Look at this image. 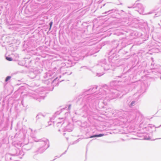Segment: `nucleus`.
Returning a JSON list of instances; mask_svg holds the SVG:
<instances>
[{"mask_svg": "<svg viewBox=\"0 0 161 161\" xmlns=\"http://www.w3.org/2000/svg\"><path fill=\"white\" fill-rule=\"evenodd\" d=\"M97 88L96 86H91L89 89L84 90L78 96L77 104H83V107L79 110L81 112L79 114L84 117H86L88 115L94 117L96 115L95 112L89 110V108L92 110V108H94L99 100L103 99L105 102L109 101L115 98L118 95V91L114 90L109 95L110 90L108 89V86L106 85L100 88L98 93H95Z\"/></svg>", "mask_w": 161, "mask_h": 161, "instance_id": "obj_1", "label": "nucleus"}, {"mask_svg": "<svg viewBox=\"0 0 161 161\" xmlns=\"http://www.w3.org/2000/svg\"><path fill=\"white\" fill-rule=\"evenodd\" d=\"M113 48L109 53L110 56L108 57V60L110 62H113L115 61L118 59V58L119 55H118L115 53L117 51V48L118 49V52L122 51L121 48L124 47L126 46V44L125 40H115L112 42Z\"/></svg>", "mask_w": 161, "mask_h": 161, "instance_id": "obj_2", "label": "nucleus"}, {"mask_svg": "<svg viewBox=\"0 0 161 161\" xmlns=\"http://www.w3.org/2000/svg\"><path fill=\"white\" fill-rule=\"evenodd\" d=\"M53 74L50 72H48L45 74L43 76V78L45 80H42L43 83L47 85H51L53 86V87L54 86H56L58 85L59 82L58 81V77H56L53 79Z\"/></svg>", "mask_w": 161, "mask_h": 161, "instance_id": "obj_3", "label": "nucleus"}, {"mask_svg": "<svg viewBox=\"0 0 161 161\" xmlns=\"http://www.w3.org/2000/svg\"><path fill=\"white\" fill-rule=\"evenodd\" d=\"M126 77L125 76V74H123L119 76H117L116 77L118 78H121L120 80H115L111 81L110 83L109 86H108V89L110 90V91L109 92V95H110V94L112 93V91H114V90H117L118 91V95L115 98H116L117 97H119L120 95H121V93L123 92H121V91H119L116 89V87L117 86H118L119 85L118 83L119 82H124V80L123 79ZM125 94L123 93L122 94V95H124Z\"/></svg>", "mask_w": 161, "mask_h": 161, "instance_id": "obj_4", "label": "nucleus"}, {"mask_svg": "<svg viewBox=\"0 0 161 161\" xmlns=\"http://www.w3.org/2000/svg\"><path fill=\"white\" fill-rule=\"evenodd\" d=\"M1 112L3 114L2 116V118H3L2 122L0 124V126L2 124H5V126L3 127L2 129L0 130V139L2 140H4L7 137V130L8 129V126L9 124V118L8 117H4V114L2 111H0V113Z\"/></svg>", "mask_w": 161, "mask_h": 161, "instance_id": "obj_5", "label": "nucleus"}, {"mask_svg": "<svg viewBox=\"0 0 161 161\" xmlns=\"http://www.w3.org/2000/svg\"><path fill=\"white\" fill-rule=\"evenodd\" d=\"M97 68L100 69L102 72L101 73H97V75L99 77L100 76L104 73L103 70L106 71L109 70L110 69L109 65L107 63L106 60L103 59L101 60L99 62L97 66Z\"/></svg>", "mask_w": 161, "mask_h": 161, "instance_id": "obj_6", "label": "nucleus"}, {"mask_svg": "<svg viewBox=\"0 0 161 161\" xmlns=\"http://www.w3.org/2000/svg\"><path fill=\"white\" fill-rule=\"evenodd\" d=\"M139 82H136L133 83L131 85L132 87L134 88H136L137 87H139L137 90V92L136 94L134 95V96L137 95L138 93L142 94L146 92L147 89V86L144 83L141 84L139 83Z\"/></svg>", "mask_w": 161, "mask_h": 161, "instance_id": "obj_7", "label": "nucleus"}, {"mask_svg": "<svg viewBox=\"0 0 161 161\" xmlns=\"http://www.w3.org/2000/svg\"><path fill=\"white\" fill-rule=\"evenodd\" d=\"M138 1H136L132 6H128V8H135V10L139 12L140 14H143L144 8L141 3H138Z\"/></svg>", "mask_w": 161, "mask_h": 161, "instance_id": "obj_8", "label": "nucleus"}, {"mask_svg": "<svg viewBox=\"0 0 161 161\" xmlns=\"http://www.w3.org/2000/svg\"><path fill=\"white\" fill-rule=\"evenodd\" d=\"M31 136L33 138V140L35 142H39L40 147H46L48 145H49V140L46 138L40 139L39 140L37 139L35 137L33 136L32 134H31Z\"/></svg>", "mask_w": 161, "mask_h": 161, "instance_id": "obj_9", "label": "nucleus"}, {"mask_svg": "<svg viewBox=\"0 0 161 161\" xmlns=\"http://www.w3.org/2000/svg\"><path fill=\"white\" fill-rule=\"evenodd\" d=\"M140 96V95H138L136 97L133 99H132V98L130 97L128 98L126 102L130 108H132L133 106L137 104Z\"/></svg>", "mask_w": 161, "mask_h": 161, "instance_id": "obj_10", "label": "nucleus"}, {"mask_svg": "<svg viewBox=\"0 0 161 161\" xmlns=\"http://www.w3.org/2000/svg\"><path fill=\"white\" fill-rule=\"evenodd\" d=\"M41 71L40 70H36L33 72H31L29 75V76L31 79L38 80L40 79V73Z\"/></svg>", "mask_w": 161, "mask_h": 161, "instance_id": "obj_11", "label": "nucleus"}, {"mask_svg": "<svg viewBox=\"0 0 161 161\" xmlns=\"http://www.w3.org/2000/svg\"><path fill=\"white\" fill-rule=\"evenodd\" d=\"M12 153H10L12 156L14 157L20 155L23 156L24 155V153L21 150L19 149L14 147L13 149Z\"/></svg>", "mask_w": 161, "mask_h": 161, "instance_id": "obj_12", "label": "nucleus"}, {"mask_svg": "<svg viewBox=\"0 0 161 161\" xmlns=\"http://www.w3.org/2000/svg\"><path fill=\"white\" fill-rule=\"evenodd\" d=\"M5 160L6 161H19L18 160H15L14 157L9 153H7L6 154Z\"/></svg>", "mask_w": 161, "mask_h": 161, "instance_id": "obj_13", "label": "nucleus"}, {"mask_svg": "<svg viewBox=\"0 0 161 161\" xmlns=\"http://www.w3.org/2000/svg\"><path fill=\"white\" fill-rule=\"evenodd\" d=\"M126 113V112H125L122 110H118L116 111L115 115H116V116L119 117L121 118L125 116V115Z\"/></svg>", "mask_w": 161, "mask_h": 161, "instance_id": "obj_14", "label": "nucleus"}, {"mask_svg": "<svg viewBox=\"0 0 161 161\" xmlns=\"http://www.w3.org/2000/svg\"><path fill=\"white\" fill-rule=\"evenodd\" d=\"M88 133L87 132L86 134V135L87 136L86 137H83L82 139H88L89 138H92L94 137H98L104 136V134H98L93 135L89 136V135H88Z\"/></svg>", "mask_w": 161, "mask_h": 161, "instance_id": "obj_15", "label": "nucleus"}, {"mask_svg": "<svg viewBox=\"0 0 161 161\" xmlns=\"http://www.w3.org/2000/svg\"><path fill=\"white\" fill-rule=\"evenodd\" d=\"M33 44L31 43V41L25 42L23 45L24 48L26 50L29 49L31 47H33Z\"/></svg>", "mask_w": 161, "mask_h": 161, "instance_id": "obj_16", "label": "nucleus"}, {"mask_svg": "<svg viewBox=\"0 0 161 161\" xmlns=\"http://www.w3.org/2000/svg\"><path fill=\"white\" fill-rule=\"evenodd\" d=\"M50 145H48V146H47L46 147H40L38 148V150L35 152V153L36 154L38 153H42L44 152L47 148L49 147Z\"/></svg>", "mask_w": 161, "mask_h": 161, "instance_id": "obj_17", "label": "nucleus"}, {"mask_svg": "<svg viewBox=\"0 0 161 161\" xmlns=\"http://www.w3.org/2000/svg\"><path fill=\"white\" fill-rule=\"evenodd\" d=\"M74 128V126L72 124L69 123L68 125L65 127L64 131H66L68 132H71L72 131Z\"/></svg>", "mask_w": 161, "mask_h": 161, "instance_id": "obj_18", "label": "nucleus"}, {"mask_svg": "<svg viewBox=\"0 0 161 161\" xmlns=\"http://www.w3.org/2000/svg\"><path fill=\"white\" fill-rule=\"evenodd\" d=\"M31 97H32L33 99L36 100L39 102H41V99H44V97H41L40 98V97L38 95H34L32 94V95H29Z\"/></svg>", "mask_w": 161, "mask_h": 161, "instance_id": "obj_19", "label": "nucleus"}, {"mask_svg": "<svg viewBox=\"0 0 161 161\" xmlns=\"http://www.w3.org/2000/svg\"><path fill=\"white\" fill-rule=\"evenodd\" d=\"M122 48H121L122 51L121 52H119V53L118 52V49L117 48L118 50L117 52H115V53H116V54H117L118 55H119V56L118 57V59L119 58V56H122L123 55L125 54L128 53L127 51H125V50H123Z\"/></svg>", "mask_w": 161, "mask_h": 161, "instance_id": "obj_20", "label": "nucleus"}, {"mask_svg": "<svg viewBox=\"0 0 161 161\" xmlns=\"http://www.w3.org/2000/svg\"><path fill=\"white\" fill-rule=\"evenodd\" d=\"M125 118V116L123 117H122L120 118V121L123 123L124 124H126L127 123H128L130 121V120H128V119L127 118Z\"/></svg>", "mask_w": 161, "mask_h": 161, "instance_id": "obj_21", "label": "nucleus"}, {"mask_svg": "<svg viewBox=\"0 0 161 161\" xmlns=\"http://www.w3.org/2000/svg\"><path fill=\"white\" fill-rule=\"evenodd\" d=\"M31 147V143H28L24 145L23 146V148L26 150H30Z\"/></svg>", "mask_w": 161, "mask_h": 161, "instance_id": "obj_22", "label": "nucleus"}, {"mask_svg": "<svg viewBox=\"0 0 161 161\" xmlns=\"http://www.w3.org/2000/svg\"><path fill=\"white\" fill-rule=\"evenodd\" d=\"M116 11H118V10H116L114 9H112L108 11H106L104 13L102 14L103 15H104L105 14H109L115 12Z\"/></svg>", "mask_w": 161, "mask_h": 161, "instance_id": "obj_23", "label": "nucleus"}, {"mask_svg": "<svg viewBox=\"0 0 161 161\" xmlns=\"http://www.w3.org/2000/svg\"><path fill=\"white\" fill-rule=\"evenodd\" d=\"M45 117V115L42 114L41 113H39L36 116V120H37L38 119L41 118L42 117Z\"/></svg>", "mask_w": 161, "mask_h": 161, "instance_id": "obj_24", "label": "nucleus"}, {"mask_svg": "<svg viewBox=\"0 0 161 161\" xmlns=\"http://www.w3.org/2000/svg\"><path fill=\"white\" fill-rule=\"evenodd\" d=\"M154 125L152 126V124H149L148 126L147 127H144L143 128V129L144 130L147 131L149 130V128H151L153 127H154Z\"/></svg>", "mask_w": 161, "mask_h": 161, "instance_id": "obj_25", "label": "nucleus"}, {"mask_svg": "<svg viewBox=\"0 0 161 161\" xmlns=\"http://www.w3.org/2000/svg\"><path fill=\"white\" fill-rule=\"evenodd\" d=\"M61 112L58 111H57L53 115V118H50V120L51 121H52V120L54 119V118L56 117V116L58 115H59L60 114Z\"/></svg>", "mask_w": 161, "mask_h": 161, "instance_id": "obj_26", "label": "nucleus"}, {"mask_svg": "<svg viewBox=\"0 0 161 161\" xmlns=\"http://www.w3.org/2000/svg\"><path fill=\"white\" fill-rule=\"evenodd\" d=\"M134 35L137 37H139L142 36V33H138L136 31L134 32Z\"/></svg>", "mask_w": 161, "mask_h": 161, "instance_id": "obj_27", "label": "nucleus"}, {"mask_svg": "<svg viewBox=\"0 0 161 161\" xmlns=\"http://www.w3.org/2000/svg\"><path fill=\"white\" fill-rule=\"evenodd\" d=\"M65 63L69 65L67 66L68 67H71L73 65V64L72 63V61H68L67 62H66Z\"/></svg>", "mask_w": 161, "mask_h": 161, "instance_id": "obj_28", "label": "nucleus"}, {"mask_svg": "<svg viewBox=\"0 0 161 161\" xmlns=\"http://www.w3.org/2000/svg\"><path fill=\"white\" fill-rule=\"evenodd\" d=\"M119 12V14L120 15L124 16L126 14L125 12L123 10L120 11Z\"/></svg>", "mask_w": 161, "mask_h": 161, "instance_id": "obj_29", "label": "nucleus"}, {"mask_svg": "<svg viewBox=\"0 0 161 161\" xmlns=\"http://www.w3.org/2000/svg\"><path fill=\"white\" fill-rule=\"evenodd\" d=\"M87 69V67L86 66H81L80 68V69L79 70V71H81L82 70H85Z\"/></svg>", "mask_w": 161, "mask_h": 161, "instance_id": "obj_30", "label": "nucleus"}, {"mask_svg": "<svg viewBox=\"0 0 161 161\" xmlns=\"http://www.w3.org/2000/svg\"><path fill=\"white\" fill-rule=\"evenodd\" d=\"M11 78V76H7L5 78V81L6 82H8Z\"/></svg>", "mask_w": 161, "mask_h": 161, "instance_id": "obj_31", "label": "nucleus"}, {"mask_svg": "<svg viewBox=\"0 0 161 161\" xmlns=\"http://www.w3.org/2000/svg\"><path fill=\"white\" fill-rule=\"evenodd\" d=\"M132 27H134L136 29H138L140 28L139 24H136L135 26H132Z\"/></svg>", "mask_w": 161, "mask_h": 161, "instance_id": "obj_32", "label": "nucleus"}, {"mask_svg": "<svg viewBox=\"0 0 161 161\" xmlns=\"http://www.w3.org/2000/svg\"><path fill=\"white\" fill-rule=\"evenodd\" d=\"M3 115V114L1 112L0 113V124L2 122L3 118H2V116Z\"/></svg>", "mask_w": 161, "mask_h": 161, "instance_id": "obj_33", "label": "nucleus"}, {"mask_svg": "<svg viewBox=\"0 0 161 161\" xmlns=\"http://www.w3.org/2000/svg\"><path fill=\"white\" fill-rule=\"evenodd\" d=\"M6 59L8 61H11L12 60V58L9 57H6Z\"/></svg>", "mask_w": 161, "mask_h": 161, "instance_id": "obj_34", "label": "nucleus"}, {"mask_svg": "<svg viewBox=\"0 0 161 161\" xmlns=\"http://www.w3.org/2000/svg\"><path fill=\"white\" fill-rule=\"evenodd\" d=\"M53 22L52 21L50 22L49 23V30H50L51 28V27H52V25H53Z\"/></svg>", "mask_w": 161, "mask_h": 161, "instance_id": "obj_35", "label": "nucleus"}, {"mask_svg": "<svg viewBox=\"0 0 161 161\" xmlns=\"http://www.w3.org/2000/svg\"><path fill=\"white\" fill-rule=\"evenodd\" d=\"M64 124V123H63L61 124V122H58L57 123V126H59L60 125H63Z\"/></svg>", "mask_w": 161, "mask_h": 161, "instance_id": "obj_36", "label": "nucleus"}, {"mask_svg": "<svg viewBox=\"0 0 161 161\" xmlns=\"http://www.w3.org/2000/svg\"><path fill=\"white\" fill-rule=\"evenodd\" d=\"M150 139V137L148 136V137L147 136H144V139L145 140H149Z\"/></svg>", "mask_w": 161, "mask_h": 161, "instance_id": "obj_37", "label": "nucleus"}, {"mask_svg": "<svg viewBox=\"0 0 161 161\" xmlns=\"http://www.w3.org/2000/svg\"><path fill=\"white\" fill-rule=\"evenodd\" d=\"M33 158H34V159H37V156L36 154H35L33 156Z\"/></svg>", "mask_w": 161, "mask_h": 161, "instance_id": "obj_38", "label": "nucleus"}, {"mask_svg": "<svg viewBox=\"0 0 161 161\" xmlns=\"http://www.w3.org/2000/svg\"><path fill=\"white\" fill-rule=\"evenodd\" d=\"M132 119H133L132 118V116H130V117L129 120H130V121H133Z\"/></svg>", "mask_w": 161, "mask_h": 161, "instance_id": "obj_39", "label": "nucleus"}, {"mask_svg": "<svg viewBox=\"0 0 161 161\" xmlns=\"http://www.w3.org/2000/svg\"><path fill=\"white\" fill-rule=\"evenodd\" d=\"M80 138H79L77 140H76L74 142V143H76L78 142H79V141L80 140Z\"/></svg>", "mask_w": 161, "mask_h": 161, "instance_id": "obj_40", "label": "nucleus"}, {"mask_svg": "<svg viewBox=\"0 0 161 161\" xmlns=\"http://www.w3.org/2000/svg\"><path fill=\"white\" fill-rule=\"evenodd\" d=\"M67 151V150H66L61 155H60L59 157H58V158H59L63 154H65V153H66Z\"/></svg>", "mask_w": 161, "mask_h": 161, "instance_id": "obj_41", "label": "nucleus"}, {"mask_svg": "<svg viewBox=\"0 0 161 161\" xmlns=\"http://www.w3.org/2000/svg\"><path fill=\"white\" fill-rule=\"evenodd\" d=\"M71 107V105L69 104L68 106V109H69Z\"/></svg>", "mask_w": 161, "mask_h": 161, "instance_id": "obj_42", "label": "nucleus"}, {"mask_svg": "<svg viewBox=\"0 0 161 161\" xmlns=\"http://www.w3.org/2000/svg\"><path fill=\"white\" fill-rule=\"evenodd\" d=\"M32 54H34V55H37V53L36 52H34V53H32Z\"/></svg>", "mask_w": 161, "mask_h": 161, "instance_id": "obj_43", "label": "nucleus"}, {"mask_svg": "<svg viewBox=\"0 0 161 161\" xmlns=\"http://www.w3.org/2000/svg\"><path fill=\"white\" fill-rule=\"evenodd\" d=\"M21 104L24 107V105L23 101V100H22L21 101Z\"/></svg>", "mask_w": 161, "mask_h": 161, "instance_id": "obj_44", "label": "nucleus"}, {"mask_svg": "<svg viewBox=\"0 0 161 161\" xmlns=\"http://www.w3.org/2000/svg\"><path fill=\"white\" fill-rule=\"evenodd\" d=\"M89 55L88 54H86L85 56H83L84 57H87Z\"/></svg>", "mask_w": 161, "mask_h": 161, "instance_id": "obj_45", "label": "nucleus"}, {"mask_svg": "<svg viewBox=\"0 0 161 161\" xmlns=\"http://www.w3.org/2000/svg\"><path fill=\"white\" fill-rule=\"evenodd\" d=\"M132 118H133V119H133V120H134V118H135V119H136V117H135V116H134L133 117V116H132Z\"/></svg>", "mask_w": 161, "mask_h": 161, "instance_id": "obj_46", "label": "nucleus"}, {"mask_svg": "<svg viewBox=\"0 0 161 161\" xmlns=\"http://www.w3.org/2000/svg\"><path fill=\"white\" fill-rule=\"evenodd\" d=\"M157 16H158L157 15V14H155V17H157Z\"/></svg>", "mask_w": 161, "mask_h": 161, "instance_id": "obj_47", "label": "nucleus"}, {"mask_svg": "<svg viewBox=\"0 0 161 161\" xmlns=\"http://www.w3.org/2000/svg\"><path fill=\"white\" fill-rule=\"evenodd\" d=\"M161 127V125H160L159 126L156 127V128H158Z\"/></svg>", "mask_w": 161, "mask_h": 161, "instance_id": "obj_48", "label": "nucleus"}, {"mask_svg": "<svg viewBox=\"0 0 161 161\" xmlns=\"http://www.w3.org/2000/svg\"><path fill=\"white\" fill-rule=\"evenodd\" d=\"M161 139V138H156V139H155L154 140H157V139Z\"/></svg>", "mask_w": 161, "mask_h": 161, "instance_id": "obj_49", "label": "nucleus"}, {"mask_svg": "<svg viewBox=\"0 0 161 161\" xmlns=\"http://www.w3.org/2000/svg\"><path fill=\"white\" fill-rule=\"evenodd\" d=\"M56 159V158L54 159L53 160H51L50 161H53Z\"/></svg>", "mask_w": 161, "mask_h": 161, "instance_id": "obj_50", "label": "nucleus"}, {"mask_svg": "<svg viewBox=\"0 0 161 161\" xmlns=\"http://www.w3.org/2000/svg\"><path fill=\"white\" fill-rule=\"evenodd\" d=\"M29 129L31 130V132H32V130L31 129V128H30Z\"/></svg>", "mask_w": 161, "mask_h": 161, "instance_id": "obj_51", "label": "nucleus"}, {"mask_svg": "<svg viewBox=\"0 0 161 161\" xmlns=\"http://www.w3.org/2000/svg\"><path fill=\"white\" fill-rule=\"evenodd\" d=\"M67 74V72H65V73H64L63 74Z\"/></svg>", "mask_w": 161, "mask_h": 161, "instance_id": "obj_52", "label": "nucleus"}, {"mask_svg": "<svg viewBox=\"0 0 161 161\" xmlns=\"http://www.w3.org/2000/svg\"><path fill=\"white\" fill-rule=\"evenodd\" d=\"M65 134H66L65 133H64V134H63V135H64V136H65Z\"/></svg>", "mask_w": 161, "mask_h": 161, "instance_id": "obj_53", "label": "nucleus"}, {"mask_svg": "<svg viewBox=\"0 0 161 161\" xmlns=\"http://www.w3.org/2000/svg\"><path fill=\"white\" fill-rule=\"evenodd\" d=\"M4 104H2V106H4Z\"/></svg>", "mask_w": 161, "mask_h": 161, "instance_id": "obj_54", "label": "nucleus"}, {"mask_svg": "<svg viewBox=\"0 0 161 161\" xmlns=\"http://www.w3.org/2000/svg\"><path fill=\"white\" fill-rule=\"evenodd\" d=\"M105 4H104L103 5V6H104L105 5Z\"/></svg>", "mask_w": 161, "mask_h": 161, "instance_id": "obj_55", "label": "nucleus"}, {"mask_svg": "<svg viewBox=\"0 0 161 161\" xmlns=\"http://www.w3.org/2000/svg\"><path fill=\"white\" fill-rule=\"evenodd\" d=\"M58 131H60V129L58 130Z\"/></svg>", "mask_w": 161, "mask_h": 161, "instance_id": "obj_56", "label": "nucleus"}, {"mask_svg": "<svg viewBox=\"0 0 161 161\" xmlns=\"http://www.w3.org/2000/svg\"><path fill=\"white\" fill-rule=\"evenodd\" d=\"M58 157V156H56L55 157Z\"/></svg>", "mask_w": 161, "mask_h": 161, "instance_id": "obj_57", "label": "nucleus"}, {"mask_svg": "<svg viewBox=\"0 0 161 161\" xmlns=\"http://www.w3.org/2000/svg\"><path fill=\"white\" fill-rule=\"evenodd\" d=\"M160 79H161V77H160Z\"/></svg>", "mask_w": 161, "mask_h": 161, "instance_id": "obj_58", "label": "nucleus"}]
</instances>
